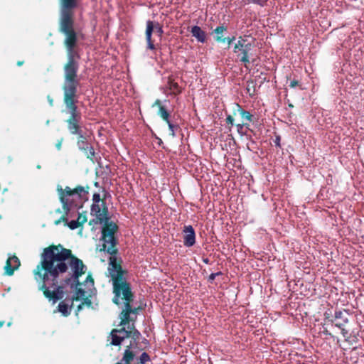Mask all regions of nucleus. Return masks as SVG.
<instances>
[{
	"label": "nucleus",
	"instance_id": "nucleus-18",
	"mask_svg": "<svg viewBox=\"0 0 364 364\" xmlns=\"http://www.w3.org/2000/svg\"><path fill=\"white\" fill-rule=\"evenodd\" d=\"M133 358L134 354L132 353V352H131L129 349L126 350L123 357V360L125 362V363L129 364V363L133 360Z\"/></svg>",
	"mask_w": 364,
	"mask_h": 364
},
{
	"label": "nucleus",
	"instance_id": "nucleus-27",
	"mask_svg": "<svg viewBox=\"0 0 364 364\" xmlns=\"http://www.w3.org/2000/svg\"><path fill=\"white\" fill-rule=\"evenodd\" d=\"M244 126H247V124H245V123H242V124H237V127L238 131H240V129H242V127H243Z\"/></svg>",
	"mask_w": 364,
	"mask_h": 364
},
{
	"label": "nucleus",
	"instance_id": "nucleus-4",
	"mask_svg": "<svg viewBox=\"0 0 364 364\" xmlns=\"http://www.w3.org/2000/svg\"><path fill=\"white\" fill-rule=\"evenodd\" d=\"M58 191L63 209L67 214L73 210H78L82 207L83 201L87 199V188L79 186L71 189L66 187L65 190L58 188Z\"/></svg>",
	"mask_w": 364,
	"mask_h": 364
},
{
	"label": "nucleus",
	"instance_id": "nucleus-10",
	"mask_svg": "<svg viewBox=\"0 0 364 364\" xmlns=\"http://www.w3.org/2000/svg\"><path fill=\"white\" fill-rule=\"evenodd\" d=\"M131 333V331H126L124 328L119 330L114 329L112 331L108 341H110L112 345L118 346L125 338L129 337Z\"/></svg>",
	"mask_w": 364,
	"mask_h": 364
},
{
	"label": "nucleus",
	"instance_id": "nucleus-34",
	"mask_svg": "<svg viewBox=\"0 0 364 364\" xmlns=\"http://www.w3.org/2000/svg\"><path fill=\"white\" fill-rule=\"evenodd\" d=\"M17 65H19V66H20V65H22V62H20V61H19V62H18V63H17Z\"/></svg>",
	"mask_w": 364,
	"mask_h": 364
},
{
	"label": "nucleus",
	"instance_id": "nucleus-12",
	"mask_svg": "<svg viewBox=\"0 0 364 364\" xmlns=\"http://www.w3.org/2000/svg\"><path fill=\"white\" fill-rule=\"evenodd\" d=\"M78 134L77 146L79 149L85 151L87 158L91 159L94 156V151L92 148L89 146L87 138L83 136L82 133Z\"/></svg>",
	"mask_w": 364,
	"mask_h": 364
},
{
	"label": "nucleus",
	"instance_id": "nucleus-9",
	"mask_svg": "<svg viewBox=\"0 0 364 364\" xmlns=\"http://www.w3.org/2000/svg\"><path fill=\"white\" fill-rule=\"evenodd\" d=\"M152 33H154L159 36H161L163 33V30L159 23H154L152 21H149L146 23V39L148 44V48L151 50H153L155 48L151 41Z\"/></svg>",
	"mask_w": 364,
	"mask_h": 364
},
{
	"label": "nucleus",
	"instance_id": "nucleus-17",
	"mask_svg": "<svg viewBox=\"0 0 364 364\" xmlns=\"http://www.w3.org/2000/svg\"><path fill=\"white\" fill-rule=\"evenodd\" d=\"M159 114L161 116V117L164 120H165L168 123L169 129L171 131V135L174 136L173 125L169 122V120H168L169 114L163 106H160Z\"/></svg>",
	"mask_w": 364,
	"mask_h": 364
},
{
	"label": "nucleus",
	"instance_id": "nucleus-15",
	"mask_svg": "<svg viewBox=\"0 0 364 364\" xmlns=\"http://www.w3.org/2000/svg\"><path fill=\"white\" fill-rule=\"evenodd\" d=\"M77 215L78 216L76 220H73L67 223L68 226L72 230L79 228L87 221L85 214L78 213Z\"/></svg>",
	"mask_w": 364,
	"mask_h": 364
},
{
	"label": "nucleus",
	"instance_id": "nucleus-3",
	"mask_svg": "<svg viewBox=\"0 0 364 364\" xmlns=\"http://www.w3.org/2000/svg\"><path fill=\"white\" fill-rule=\"evenodd\" d=\"M91 214L95 215L100 223L102 224L103 250L112 254L114 250V232L117 225L114 223L109 221L107 218V208L103 203H93L91 208Z\"/></svg>",
	"mask_w": 364,
	"mask_h": 364
},
{
	"label": "nucleus",
	"instance_id": "nucleus-24",
	"mask_svg": "<svg viewBox=\"0 0 364 364\" xmlns=\"http://www.w3.org/2000/svg\"><path fill=\"white\" fill-rule=\"evenodd\" d=\"M104 201L100 198V196L98 193H95L93 196V203H103Z\"/></svg>",
	"mask_w": 364,
	"mask_h": 364
},
{
	"label": "nucleus",
	"instance_id": "nucleus-29",
	"mask_svg": "<svg viewBox=\"0 0 364 364\" xmlns=\"http://www.w3.org/2000/svg\"><path fill=\"white\" fill-rule=\"evenodd\" d=\"M154 106H159V107L160 108V106H161V102H160V100H157L154 102Z\"/></svg>",
	"mask_w": 364,
	"mask_h": 364
},
{
	"label": "nucleus",
	"instance_id": "nucleus-16",
	"mask_svg": "<svg viewBox=\"0 0 364 364\" xmlns=\"http://www.w3.org/2000/svg\"><path fill=\"white\" fill-rule=\"evenodd\" d=\"M191 33L199 42L204 43L205 41V32L197 26H193L191 28Z\"/></svg>",
	"mask_w": 364,
	"mask_h": 364
},
{
	"label": "nucleus",
	"instance_id": "nucleus-20",
	"mask_svg": "<svg viewBox=\"0 0 364 364\" xmlns=\"http://www.w3.org/2000/svg\"><path fill=\"white\" fill-rule=\"evenodd\" d=\"M215 39L218 42L227 43L228 45H230L232 43V41L234 40V38H223L222 36H217V37H215Z\"/></svg>",
	"mask_w": 364,
	"mask_h": 364
},
{
	"label": "nucleus",
	"instance_id": "nucleus-21",
	"mask_svg": "<svg viewBox=\"0 0 364 364\" xmlns=\"http://www.w3.org/2000/svg\"><path fill=\"white\" fill-rule=\"evenodd\" d=\"M170 89L172 90L173 93L176 94L179 92L178 84L176 82H170Z\"/></svg>",
	"mask_w": 364,
	"mask_h": 364
},
{
	"label": "nucleus",
	"instance_id": "nucleus-1",
	"mask_svg": "<svg viewBox=\"0 0 364 364\" xmlns=\"http://www.w3.org/2000/svg\"><path fill=\"white\" fill-rule=\"evenodd\" d=\"M70 250L64 249L60 245L51 246L45 250L43 260L34 271L35 279L43 282L41 289L43 290L44 295L55 303L63 298V291L60 288H58L57 291H50L46 287V282L49 279L54 281L58 274L65 272L67 269V263H69L77 284L76 292L73 301L65 300L58 304V311L65 316L70 314L71 308L75 305V302H80L77 305L76 314L82 309V306L90 307L91 301L89 298L95 292L94 280L91 275H87L83 283L80 282L78 278L85 273L86 267L81 260L75 257H70Z\"/></svg>",
	"mask_w": 364,
	"mask_h": 364
},
{
	"label": "nucleus",
	"instance_id": "nucleus-5",
	"mask_svg": "<svg viewBox=\"0 0 364 364\" xmlns=\"http://www.w3.org/2000/svg\"><path fill=\"white\" fill-rule=\"evenodd\" d=\"M78 0H60V31L67 36V43L70 45L73 36H76L73 29V9L77 6Z\"/></svg>",
	"mask_w": 364,
	"mask_h": 364
},
{
	"label": "nucleus",
	"instance_id": "nucleus-7",
	"mask_svg": "<svg viewBox=\"0 0 364 364\" xmlns=\"http://www.w3.org/2000/svg\"><path fill=\"white\" fill-rule=\"evenodd\" d=\"M76 36H73V41L70 45L67 43V38L65 43L68 53V62L65 66V80H76L77 65L73 59V49L75 45Z\"/></svg>",
	"mask_w": 364,
	"mask_h": 364
},
{
	"label": "nucleus",
	"instance_id": "nucleus-13",
	"mask_svg": "<svg viewBox=\"0 0 364 364\" xmlns=\"http://www.w3.org/2000/svg\"><path fill=\"white\" fill-rule=\"evenodd\" d=\"M20 266V261L16 256L9 257L4 267L5 273L7 275H12L14 272Z\"/></svg>",
	"mask_w": 364,
	"mask_h": 364
},
{
	"label": "nucleus",
	"instance_id": "nucleus-19",
	"mask_svg": "<svg viewBox=\"0 0 364 364\" xmlns=\"http://www.w3.org/2000/svg\"><path fill=\"white\" fill-rule=\"evenodd\" d=\"M238 111L244 120L249 122L252 121V115L249 112L245 111L240 108L238 109Z\"/></svg>",
	"mask_w": 364,
	"mask_h": 364
},
{
	"label": "nucleus",
	"instance_id": "nucleus-8",
	"mask_svg": "<svg viewBox=\"0 0 364 364\" xmlns=\"http://www.w3.org/2000/svg\"><path fill=\"white\" fill-rule=\"evenodd\" d=\"M77 85V80H65L63 86L64 100L67 107H75L74 97L75 95Z\"/></svg>",
	"mask_w": 364,
	"mask_h": 364
},
{
	"label": "nucleus",
	"instance_id": "nucleus-33",
	"mask_svg": "<svg viewBox=\"0 0 364 364\" xmlns=\"http://www.w3.org/2000/svg\"><path fill=\"white\" fill-rule=\"evenodd\" d=\"M4 325V322L3 321H0V327H2Z\"/></svg>",
	"mask_w": 364,
	"mask_h": 364
},
{
	"label": "nucleus",
	"instance_id": "nucleus-23",
	"mask_svg": "<svg viewBox=\"0 0 364 364\" xmlns=\"http://www.w3.org/2000/svg\"><path fill=\"white\" fill-rule=\"evenodd\" d=\"M224 31H225V27H223V26L217 27L215 29V33L216 34V37L217 36H222V34L224 32Z\"/></svg>",
	"mask_w": 364,
	"mask_h": 364
},
{
	"label": "nucleus",
	"instance_id": "nucleus-35",
	"mask_svg": "<svg viewBox=\"0 0 364 364\" xmlns=\"http://www.w3.org/2000/svg\"><path fill=\"white\" fill-rule=\"evenodd\" d=\"M136 334L139 335V332H135L134 336H135Z\"/></svg>",
	"mask_w": 364,
	"mask_h": 364
},
{
	"label": "nucleus",
	"instance_id": "nucleus-25",
	"mask_svg": "<svg viewBox=\"0 0 364 364\" xmlns=\"http://www.w3.org/2000/svg\"><path fill=\"white\" fill-rule=\"evenodd\" d=\"M268 0H252L253 3L258 4L261 6H263Z\"/></svg>",
	"mask_w": 364,
	"mask_h": 364
},
{
	"label": "nucleus",
	"instance_id": "nucleus-28",
	"mask_svg": "<svg viewBox=\"0 0 364 364\" xmlns=\"http://www.w3.org/2000/svg\"><path fill=\"white\" fill-rule=\"evenodd\" d=\"M61 145H62V139H60V141H58V143L56 144V147L58 150L60 149L61 148Z\"/></svg>",
	"mask_w": 364,
	"mask_h": 364
},
{
	"label": "nucleus",
	"instance_id": "nucleus-26",
	"mask_svg": "<svg viewBox=\"0 0 364 364\" xmlns=\"http://www.w3.org/2000/svg\"><path fill=\"white\" fill-rule=\"evenodd\" d=\"M226 122H227V123L230 124L231 125H233L234 119L232 116L228 115V117L226 118Z\"/></svg>",
	"mask_w": 364,
	"mask_h": 364
},
{
	"label": "nucleus",
	"instance_id": "nucleus-11",
	"mask_svg": "<svg viewBox=\"0 0 364 364\" xmlns=\"http://www.w3.org/2000/svg\"><path fill=\"white\" fill-rule=\"evenodd\" d=\"M68 108L70 109V117L68 120V129L70 130V133L73 134H80L81 132L79 130V126L77 124L78 118L77 114L76 113V107H71Z\"/></svg>",
	"mask_w": 364,
	"mask_h": 364
},
{
	"label": "nucleus",
	"instance_id": "nucleus-31",
	"mask_svg": "<svg viewBox=\"0 0 364 364\" xmlns=\"http://www.w3.org/2000/svg\"><path fill=\"white\" fill-rule=\"evenodd\" d=\"M48 102H49L50 105L52 106V105H53V99H51V98L48 96Z\"/></svg>",
	"mask_w": 364,
	"mask_h": 364
},
{
	"label": "nucleus",
	"instance_id": "nucleus-30",
	"mask_svg": "<svg viewBox=\"0 0 364 364\" xmlns=\"http://www.w3.org/2000/svg\"><path fill=\"white\" fill-rule=\"evenodd\" d=\"M296 85H297V82L296 81L294 80V81L291 82V87H294Z\"/></svg>",
	"mask_w": 364,
	"mask_h": 364
},
{
	"label": "nucleus",
	"instance_id": "nucleus-22",
	"mask_svg": "<svg viewBox=\"0 0 364 364\" xmlns=\"http://www.w3.org/2000/svg\"><path fill=\"white\" fill-rule=\"evenodd\" d=\"M149 360V356L148 355V354L146 353H143L140 356L141 363L144 364Z\"/></svg>",
	"mask_w": 364,
	"mask_h": 364
},
{
	"label": "nucleus",
	"instance_id": "nucleus-14",
	"mask_svg": "<svg viewBox=\"0 0 364 364\" xmlns=\"http://www.w3.org/2000/svg\"><path fill=\"white\" fill-rule=\"evenodd\" d=\"M183 242L184 245L187 247H191L195 244L196 237H195V232L192 226L188 225L186 226L183 230Z\"/></svg>",
	"mask_w": 364,
	"mask_h": 364
},
{
	"label": "nucleus",
	"instance_id": "nucleus-6",
	"mask_svg": "<svg viewBox=\"0 0 364 364\" xmlns=\"http://www.w3.org/2000/svg\"><path fill=\"white\" fill-rule=\"evenodd\" d=\"M252 42L253 40L250 36L240 37L234 47V53H237L238 56L241 55L240 61L244 63L245 66L250 63Z\"/></svg>",
	"mask_w": 364,
	"mask_h": 364
},
{
	"label": "nucleus",
	"instance_id": "nucleus-2",
	"mask_svg": "<svg viewBox=\"0 0 364 364\" xmlns=\"http://www.w3.org/2000/svg\"><path fill=\"white\" fill-rule=\"evenodd\" d=\"M109 272L113 281L114 293L115 296L113 301L119 304L121 299L124 304V309L120 314V325L123 326L128 323L129 314H135L136 309H132L129 305L132 301V294L128 284L125 282L121 267L117 265L115 259L112 256L109 257Z\"/></svg>",
	"mask_w": 364,
	"mask_h": 364
},
{
	"label": "nucleus",
	"instance_id": "nucleus-36",
	"mask_svg": "<svg viewBox=\"0 0 364 364\" xmlns=\"http://www.w3.org/2000/svg\"><path fill=\"white\" fill-rule=\"evenodd\" d=\"M95 222V220L90 221V224H92V223Z\"/></svg>",
	"mask_w": 364,
	"mask_h": 364
},
{
	"label": "nucleus",
	"instance_id": "nucleus-32",
	"mask_svg": "<svg viewBox=\"0 0 364 364\" xmlns=\"http://www.w3.org/2000/svg\"><path fill=\"white\" fill-rule=\"evenodd\" d=\"M61 220H58L55 221V225H58L60 223Z\"/></svg>",
	"mask_w": 364,
	"mask_h": 364
}]
</instances>
